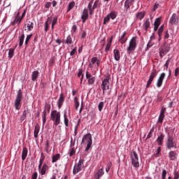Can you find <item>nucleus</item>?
<instances>
[{"label":"nucleus","instance_id":"4468645a","mask_svg":"<svg viewBox=\"0 0 179 179\" xmlns=\"http://www.w3.org/2000/svg\"><path fill=\"white\" fill-rule=\"evenodd\" d=\"M177 157H178V154L176 151L171 150L169 152V160L176 162V160H177Z\"/></svg>","mask_w":179,"mask_h":179},{"label":"nucleus","instance_id":"338daca9","mask_svg":"<svg viewBox=\"0 0 179 179\" xmlns=\"http://www.w3.org/2000/svg\"><path fill=\"white\" fill-rule=\"evenodd\" d=\"M38 176V173H37V172H34L32 174L31 179H37Z\"/></svg>","mask_w":179,"mask_h":179},{"label":"nucleus","instance_id":"79ce46f5","mask_svg":"<svg viewBox=\"0 0 179 179\" xmlns=\"http://www.w3.org/2000/svg\"><path fill=\"white\" fill-rule=\"evenodd\" d=\"M42 120H43V124H45L47 122V111L43 110V115H42Z\"/></svg>","mask_w":179,"mask_h":179},{"label":"nucleus","instance_id":"f3484780","mask_svg":"<svg viewBox=\"0 0 179 179\" xmlns=\"http://www.w3.org/2000/svg\"><path fill=\"white\" fill-rule=\"evenodd\" d=\"M162 22L161 17H157L154 22V31H157Z\"/></svg>","mask_w":179,"mask_h":179},{"label":"nucleus","instance_id":"2eb2a0df","mask_svg":"<svg viewBox=\"0 0 179 179\" xmlns=\"http://www.w3.org/2000/svg\"><path fill=\"white\" fill-rule=\"evenodd\" d=\"M81 19L83 20V23H85L86 20H87V19H89V11L87 9L85 8L83 12V15L81 16Z\"/></svg>","mask_w":179,"mask_h":179},{"label":"nucleus","instance_id":"6ab92c4d","mask_svg":"<svg viewBox=\"0 0 179 179\" xmlns=\"http://www.w3.org/2000/svg\"><path fill=\"white\" fill-rule=\"evenodd\" d=\"M163 31H164V24L161 25L159 28L157 34L159 36L158 41H161L163 36Z\"/></svg>","mask_w":179,"mask_h":179},{"label":"nucleus","instance_id":"ea45409f","mask_svg":"<svg viewBox=\"0 0 179 179\" xmlns=\"http://www.w3.org/2000/svg\"><path fill=\"white\" fill-rule=\"evenodd\" d=\"M136 17L137 19H138L139 20H142V19H143V17H145V12L141 11L140 13H138L136 14Z\"/></svg>","mask_w":179,"mask_h":179},{"label":"nucleus","instance_id":"412c9836","mask_svg":"<svg viewBox=\"0 0 179 179\" xmlns=\"http://www.w3.org/2000/svg\"><path fill=\"white\" fill-rule=\"evenodd\" d=\"M177 20H178V17L177 16V14L173 13L169 20V23H171V24H176Z\"/></svg>","mask_w":179,"mask_h":179},{"label":"nucleus","instance_id":"0eeeda50","mask_svg":"<svg viewBox=\"0 0 179 179\" xmlns=\"http://www.w3.org/2000/svg\"><path fill=\"white\" fill-rule=\"evenodd\" d=\"M157 76V70L152 69V72L150 73V75L149 76V79L147 82L146 87H150V85H152V82L155 80V78Z\"/></svg>","mask_w":179,"mask_h":179},{"label":"nucleus","instance_id":"473e14b6","mask_svg":"<svg viewBox=\"0 0 179 179\" xmlns=\"http://www.w3.org/2000/svg\"><path fill=\"white\" fill-rule=\"evenodd\" d=\"M103 174H104V171H103V169H101L95 174V178L96 179H100V177H101Z\"/></svg>","mask_w":179,"mask_h":179},{"label":"nucleus","instance_id":"bf43d9fd","mask_svg":"<svg viewBox=\"0 0 179 179\" xmlns=\"http://www.w3.org/2000/svg\"><path fill=\"white\" fill-rule=\"evenodd\" d=\"M57 23H58V17L55 16V17H53L52 24H53V26H55V24H57Z\"/></svg>","mask_w":179,"mask_h":179},{"label":"nucleus","instance_id":"f704fd0d","mask_svg":"<svg viewBox=\"0 0 179 179\" xmlns=\"http://www.w3.org/2000/svg\"><path fill=\"white\" fill-rule=\"evenodd\" d=\"M18 38L20 41L19 46L22 47V45H23V43H24V33L22 32V35L20 36Z\"/></svg>","mask_w":179,"mask_h":179},{"label":"nucleus","instance_id":"a878e982","mask_svg":"<svg viewBox=\"0 0 179 179\" xmlns=\"http://www.w3.org/2000/svg\"><path fill=\"white\" fill-rule=\"evenodd\" d=\"M87 8H88L90 15H93V13H94V10L93 8V0H91L89 2Z\"/></svg>","mask_w":179,"mask_h":179},{"label":"nucleus","instance_id":"b1692460","mask_svg":"<svg viewBox=\"0 0 179 179\" xmlns=\"http://www.w3.org/2000/svg\"><path fill=\"white\" fill-rule=\"evenodd\" d=\"M113 53L115 61H120L121 58V53L120 52V51L117 49H115L113 50Z\"/></svg>","mask_w":179,"mask_h":179},{"label":"nucleus","instance_id":"a19ab883","mask_svg":"<svg viewBox=\"0 0 179 179\" xmlns=\"http://www.w3.org/2000/svg\"><path fill=\"white\" fill-rule=\"evenodd\" d=\"M94 82H96V77L94 76L92 78H89L87 80L88 86H91V85H94Z\"/></svg>","mask_w":179,"mask_h":179},{"label":"nucleus","instance_id":"69168bd1","mask_svg":"<svg viewBox=\"0 0 179 179\" xmlns=\"http://www.w3.org/2000/svg\"><path fill=\"white\" fill-rule=\"evenodd\" d=\"M48 20H47L45 22V33H47L48 31Z\"/></svg>","mask_w":179,"mask_h":179},{"label":"nucleus","instance_id":"052dcab7","mask_svg":"<svg viewBox=\"0 0 179 179\" xmlns=\"http://www.w3.org/2000/svg\"><path fill=\"white\" fill-rule=\"evenodd\" d=\"M167 176V171L164 169L162 173V179H166V176Z\"/></svg>","mask_w":179,"mask_h":179},{"label":"nucleus","instance_id":"49530a36","mask_svg":"<svg viewBox=\"0 0 179 179\" xmlns=\"http://www.w3.org/2000/svg\"><path fill=\"white\" fill-rule=\"evenodd\" d=\"M31 37H33V34L27 36L24 43L25 45H27V44H29V41H30V38H31Z\"/></svg>","mask_w":179,"mask_h":179},{"label":"nucleus","instance_id":"13d9d810","mask_svg":"<svg viewBox=\"0 0 179 179\" xmlns=\"http://www.w3.org/2000/svg\"><path fill=\"white\" fill-rule=\"evenodd\" d=\"M14 52H15V50L14 49L10 48L9 50V52H8V57H9V58H13V57Z\"/></svg>","mask_w":179,"mask_h":179},{"label":"nucleus","instance_id":"a211bd4d","mask_svg":"<svg viewBox=\"0 0 179 179\" xmlns=\"http://www.w3.org/2000/svg\"><path fill=\"white\" fill-rule=\"evenodd\" d=\"M131 164L133 165V167L135 169L139 168L140 164H139V158H131Z\"/></svg>","mask_w":179,"mask_h":179},{"label":"nucleus","instance_id":"6e6552de","mask_svg":"<svg viewBox=\"0 0 179 179\" xmlns=\"http://www.w3.org/2000/svg\"><path fill=\"white\" fill-rule=\"evenodd\" d=\"M101 87L103 90V94H104L106 93V88L107 89V90H110V78H105L102 81Z\"/></svg>","mask_w":179,"mask_h":179},{"label":"nucleus","instance_id":"f03ea898","mask_svg":"<svg viewBox=\"0 0 179 179\" xmlns=\"http://www.w3.org/2000/svg\"><path fill=\"white\" fill-rule=\"evenodd\" d=\"M22 100H23V92H22V90H19L14 101V107L15 110L22 108Z\"/></svg>","mask_w":179,"mask_h":179},{"label":"nucleus","instance_id":"774afa93","mask_svg":"<svg viewBox=\"0 0 179 179\" xmlns=\"http://www.w3.org/2000/svg\"><path fill=\"white\" fill-rule=\"evenodd\" d=\"M174 177L173 179H178L179 178V173L178 172H174Z\"/></svg>","mask_w":179,"mask_h":179},{"label":"nucleus","instance_id":"6e6d98bb","mask_svg":"<svg viewBox=\"0 0 179 179\" xmlns=\"http://www.w3.org/2000/svg\"><path fill=\"white\" fill-rule=\"evenodd\" d=\"M98 6H100L99 0H96L92 6L94 10V9H96Z\"/></svg>","mask_w":179,"mask_h":179},{"label":"nucleus","instance_id":"f8f14e48","mask_svg":"<svg viewBox=\"0 0 179 179\" xmlns=\"http://www.w3.org/2000/svg\"><path fill=\"white\" fill-rule=\"evenodd\" d=\"M164 78H166V73H161L157 81V87H162V85H163V80H164Z\"/></svg>","mask_w":179,"mask_h":179},{"label":"nucleus","instance_id":"4c0bfd02","mask_svg":"<svg viewBox=\"0 0 179 179\" xmlns=\"http://www.w3.org/2000/svg\"><path fill=\"white\" fill-rule=\"evenodd\" d=\"M75 7V1H71L67 7V12H70Z\"/></svg>","mask_w":179,"mask_h":179},{"label":"nucleus","instance_id":"8fccbe9b","mask_svg":"<svg viewBox=\"0 0 179 179\" xmlns=\"http://www.w3.org/2000/svg\"><path fill=\"white\" fill-rule=\"evenodd\" d=\"M94 77V76H93V75H92V73H90V72L86 71L85 78H86L87 80H88L89 79H91Z\"/></svg>","mask_w":179,"mask_h":179},{"label":"nucleus","instance_id":"e2e57ef3","mask_svg":"<svg viewBox=\"0 0 179 179\" xmlns=\"http://www.w3.org/2000/svg\"><path fill=\"white\" fill-rule=\"evenodd\" d=\"M113 166V163L112 162H109L107 165V168L106 169V173H108L110 171V169H111Z\"/></svg>","mask_w":179,"mask_h":179},{"label":"nucleus","instance_id":"3c124183","mask_svg":"<svg viewBox=\"0 0 179 179\" xmlns=\"http://www.w3.org/2000/svg\"><path fill=\"white\" fill-rule=\"evenodd\" d=\"M45 159V157H43L39 160V165H38V170L41 169V166H43V164L44 163V159Z\"/></svg>","mask_w":179,"mask_h":179},{"label":"nucleus","instance_id":"aec40b11","mask_svg":"<svg viewBox=\"0 0 179 179\" xmlns=\"http://www.w3.org/2000/svg\"><path fill=\"white\" fill-rule=\"evenodd\" d=\"M64 122L66 128H68V127H69V119L68 118L66 110H64Z\"/></svg>","mask_w":179,"mask_h":179},{"label":"nucleus","instance_id":"7c9ffc66","mask_svg":"<svg viewBox=\"0 0 179 179\" xmlns=\"http://www.w3.org/2000/svg\"><path fill=\"white\" fill-rule=\"evenodd\" d=\"M130 159H139L138 152H136V151L134 150L131 152H130Z\"/></svg>","mask_w":179,"mask_h":179},{"label":"nucleus","instance_id":"c9c22d12","mask_svg":"<svg viewBox=\"0 0 179 179\" xmlns=\"http://www.w3.org/2000/svg\"><path fill=\"white\" fill-rule=\"evenodd\" d=\"M117 15V12L111 11L110 13L108 14V16L109 17V18L112 19V20H114V19H116Z\"/></svg>","mask_w":179,"mask_h":179},{"label":"nucleus","instance_id":"864d4df0","mask_svg":"<svg viewBox=\"0 0 179 179\" xmlns=\"http://www.w3.org/2000/svg\"><path fill=\"white\" fill-rule=\"evenodd\" d=\"M103 107H104V102L103 101H101L99 103V106H98L99 111H103Z\"/></svg>","mask_w":179,"mask_h":179},{"label":"nucleus","instance_id":"c03bdc74","mask_svg":"<svg viewBox=\"0 0 179 179\" xmlns=\"http://www.w3.org/2000/svg\"><path fill=\"white\" fill-rule=\"evenodd\" d=\"M72 43H73L72 41V36L69 35L65 41V44H72Z\"/></svg>","mask_w":179,"mask_h":179},{"label":"nucleus","instance_id":"0e129e2a","mask_svg":"<svg viewBox=\"0 0 179 179\" xmlns=\"http://www.w3.org/2000/svg\"><path fill=\"white\" fill-rule=\"evenodd\" d=\"M98 60H99V58H97V57H94L92 58L91 62H92V64H96Z\"/></svg>","mask_w":179,"mask_h":179},{"label":"nucleus","instance_id":"f257e3e1","mask_svg":"<svg viewBox=\"0 0 179 179\" xmlns=\"http://www.w3.org/2000/svg\"><path fill=\"white\" fill-rule=\"evenodd\" d=\"M177 139L173 136H170V134H168L166 140L165 141V146L168 150H171V149H177Z\"/></svg>","mask_w":179,"mask_h":179},{"label":"nucleus","instance_id":"09e8293b","mask_svg":"<svg viewBox=\"0 0 179 179\" xmlns=\"http://www.w3.org/2000/svg\"><path fill=\"white\" fill-rule=\"evenodd\" d=\"M76 154V150H75V148H73L69 152L70 157H72V156L75 155Z\"/></svg>","mask_w":179,"mask_h":179},{"label":"nucleus","instance_id":"e433bc0d","mask_svg":"<svg viewBox=\"0 0 179 179\" xmlns=\"http://www.w3.org/2000/svg\"><path fill=\"white\" fill-rule=\"evenodd\" d=\"M80 83H82V82H83V77H84V74H83V69H80L78 70V78H80Z\"/></svg>","mask_w":179,"mask_h":179},{"label":"nucleus","instance_id":"603ef678","mask_svg":"<svg viewBox=\"0 0 179 179\" xmlns=\"http://www.w3.org/2000/svg\"><path fill=\"white\" fill-rule=\"evenodd\" d=\"M110 17L108 16V15H107V16L105 17L103 19V24H107V23H110Z\"/></svg>","mask_w":179,"mask_h":179},{"label":"nucleus","instance_id":"58836bf2","mask_svg":"<svg viewBox=\"0 0 179 179\" xmlns=\"http://www.w3.org/2000/svg\"><path fill=\"white\" fill-rule=\"evenodd\" d=\"M28 31H31L34 28V22L29 21L27 23Z\"/></svg>","mask_w":179,"mask_h":179},{"label":"nucleus","instance_id":"c85d7f7f","mask_svg":"<svg viewBox=\"0 0 179 179\" xmlns=\"http://www.w3.org/2000/svg\"><path fill=\"white\" fill-rule=\"evenodd\" d=\"M22 22V18L15 17V19L13 22H11V26H15V24H20V22Z\"/></svg>","mask_w":179,"mask_h":179},{"label":"nucleus","instance_id":"bb28decb","mask_svg":"<svg viewBox=\"0 0 179 179\" xmlns=\"http://www.w3.org/2000/svg\"><path fill=\"white\" fill-rule=\"evenodd\" d=\"M132 5H134V3L131 2L130 0L125 1L124 8H125L127 12H128V10H129V8H131V6H132Z\"/></svg>","mask_w":179,"mask_h":179},{"label":"nucleus","instance_id":"1a4fd4ad","mask_svg":"<svg viewBox=\"0 0 179 179\" xmlns=\"http://www.w3.org/2000/svg\"><path fill=\"white\" fill-rule=\"evenodd\" d=\"M169 51H170V45L169 44L165 45L164 47L159 49V56L161 57V58H163V57H164V55H166Z\"/></svg>","mask_w":179,"mask_h":179},{"label":"nucleus","instance_id":"393cba45","mask_svg":"<svg viewBox=\"0 0 179 179\" xmlns=\"http://www.w3.org/2000/svg\"><path fill=\"white\" fill-rule=\"evenodd\" d=\"M125 36H127V31H124L119 39L120 43L122 44H125L128 41V38H125Z\"/></svg>","mask_w":179,"mask_h":179},{"label":"nucleus","instance_id":"37998d69","mask_svg":"<svg viewBox=\"0 0 179 179\" xmlns=\"http://www.w3.org/2000/svg\"><path fill=\"white\" fill-rule=\"evenodd\" d=\"M51 110V105L49 103H46L45 107H44V110L48 113V114H50V111Z\"/></svg>","mask_w":179,"mask_h":179},{"label":"nucleus","instance_id":"c756f323","mask_svg":"<svg viewBox=\"0 0 179 179\" xmlns=\"http://www.w3.org/2000/svg\"><path fill=\"white\" fill-rule=\"evenodd\" d=\"M61 159V154H56L52 157V163H57Z\"/></svg>","mask_w":179,"mask_h":179},{"label":"nucleus","instance_id":"de8ad7c7","mask_svg":"<svg viewBox=\"0 0 179 179\" xmlns=\"http://www.w3.org/2000/svg\"><path fill=\"white\" fill-rule=\"evenodd\" d=\"M75 108L78 110L79 108V101H78V96L74 97Z\"/></svg>","mask_w":179,"mask_h":179},{"label":"nucleus","instance_id":"2f4dec72","mask_svg":"<svg viewBox=\"0 0 179 179\" xmlns=\"http://www.w3.org/2000/svg\"><path fill=\"white\" fill-rule=\"evenodd\" d=\"M40 132V126L36 125L34 129V138H38V133Z\"/></svg>","mask_w":179,"mask_h":179},{"label":"nucleus","instance_id":"5701e85b","mask_svg":"<svg viewBox=\"0 0 179 179\" xmlns=\"http://www.w3.org/2000/svg\"><path fill=\"white\" fill-rule=\"evenodd\" d=\"M143 27L145 29V32H148V29L150 28V20L148 18L143 24Z\"/></svg>","mask_w":179,"mask_h":179},{"label":"nucleus","instance_id":"423d86ee","mask_svg":"<svg viewBox=\"0 0 179 179\" xmlns=\"http://www.w3.org/2000/svg\"><path fill=\"white\" fill-rule=\"evenodd\" d=\"M85 158H80V160L78 163L76 164L73 170V174H78V173H80V171H82L83 169H85Z\"/></svg>","mask_w":179,"mask_h":179},{"label":"nucleus","instance_id":"a18cd8bd","mask_svg":"<svg viewBox=\"0 0 179 179\" xmlns=\"http://www.w3.org/2000/svg\"><path fill=\"white\" fill-rule=\"evenodd\" d=\"M153 132H155V127H152L150 132L148 133V135L147 136V139H150L152 136H153Z\"/></svg>","mask_w":179,"mask_h":179},{"label":"nucleus","instance_id":"dca6fc26","mask_svg":"<svg viewBox=\"0 0 179 179\" xmlns=\"http://www.w3.org/2000/svg\"><path fill=\"white\" fill-rule=\"evenodd\" d=\"M48 165H47V164H43V166L39 169V173L41 176H45V173L48 171Z\"/></svg>","mask_w":179,"mask_h":179},{"label":"nucleus","instance_id":"72a5a7b5","mask_svg":"<svg viewBox=\"0 0 179 179\" xmlns=\"http://www.w3.org/2000/svg\"><path fill=\"white\" fill-rule=\"evenodd\" d=\"M113 43V36L110 39L109 42L106 44L105 51L106 52H108L110 51V48H111V43Z\"/></svg>","mask_w":179,"mask_h":179},{"label":"nucleus","instance_id":"39448f33","mask_svg":"<svg viewBox=\"0 0 179 179\" xmlns=\"http://www.w3.org/2000/svg\"><path fill=\"white\" fill-rule=\"evenodd\" d=\"M138 45V37L134 36L131 38L129 43V47L127 48V51L129 54H131L132 51H135Z\"/></svg>","mask_w":179,"mask_h":179},{"label":"nucleus","instance_id":"9d476101","mask_svg":"<svg viewBox=\"0 0 179 179\" xmlns=\"http://www.w3.org/2000/svg\"><path fill=\"white\" fill-rule=\"evenodd\" d=\"M164 138H166V134H164V133L159 132L158 134L156 142L158 143L159 146H163V144L164 143Z\"/></svg>","mask_w":179,"mask_h":179},{"label":"nucleus","instance_id":"9b49d317","mask_svg":"<svg viewBox=\"0 0 179 179\" xmlns=\"http://www.w3.org/2000/svg\"><path fill=\"white\" fill-rule=\"evenodd\" d=\"M64 101H65V95L64 94V93H61L59 95V98L57 101V106L59 110H61L62 106H64Z\"/></svg>","mask_w":179,"mask_h":179},{"label":"nucleus","instance_id":"cd10ccee","mask_svg":"<svg viewBox=\"0 0 179 179\" xmlns=\"http://www.w3.org/2000/svg\"><path fill=\"white\" fill-rule=\"evenodd\" d=\"M39 74H40V73L38 72V71H35L32 72L31 80L33 82H35V80H37V78H38Z\"/></svg>","mask_w":179,"mask_h":179},{"label":"nucleus","instance_id":"20e7f679","mask_svg":"<svg viewBox=\"0 0 179 179\" xmlns=\"http://www.w3.org/2000/svg\"><path fill=\"white\" fill-rule=\"evenodd\" d=\"M83 145H86L87 143V147L85 148V151L89 152V150L90 148H92V144L93 143V141L92 139V134L90 133H88L85 134L82 139V143Z\"/></svg>","mask_w":179,"mask_h":179},{"label":"nucleus","instance_id":"680f3d73","mask_svg":"<svg viewBox=\"0 0 179 179\" xmlns=\"http://www.w3.org/2000/svg\"><path fill=\"white\" fill-rule=\"evenodd\" d=\"M50 149V141H46L45 143V152H47V153H48V150Z\"/></svg>","mask_w":179,"mask_h":179},{"label":"nucleus","instance_id":"7ed1b4c3","mask_svg":"<svg viewBox=\"0 0 179 179\" xmlns=\"http://www.w3.org/2000/svg\"><path fill=\"white\" fill-rule=\"evenodd\" d=\"M50 120L53 121L54 125L57 127L61 124V112H58L57 110H52L50 113Z\"/></svg>","mask_w":179,"mask_h":179},{"label":"nucleus","instance_id":"5fc2aeb1","mask_svg":"<svg viewBox=\"0 0 179 179\" xmlns=\"http://www.w3.org/2000/svg\"><path fill=\"white\" fill-rule=\"evenodd\" d=\"M76 52H78V47H75L71 52H70V55L71 57H73V55H75V54H76Z\"/></svg>","mask_w":179,"mask_h":179},{"label":"nucleus","instance_id":"ddd939ff","mask_svg":"<svg viewBox=\"0 0 179 179\" xmlns=\"http://www.w3.org/2000/svg\"><path fill=\"white\" fill-rule=\"evenodd\" d=\"M164 113H166V107L162 106L160 110V114L158 119V122H160V124H163V120H164V117H166V115H164Z\"/></svg>","mask_w":179,"mask_h":179},{"label":"nucleus","instance_id":"4be33fe9","mask_svg":"<svg viewBox=\"0 0 179 179\" xmlns=\"http://www.w3.org/2000/svg\"><path fill=\"white\" fill-rule=\"evenodd\" d=\"M27 153H29V150L27 147H24L22 152V160L24 162L26 160V157H27Z\"/></svg>","mask_w":179,"mask_h":179},{"label":"nucleus","instance_id":"4d7b16f0","mask_svg":"<svg viewBox=\"0 0 179 179\" xmlns=\"http://www.w3.org/2000/svg\"><path fill=\"white\" fill-rule=\"evenodd\" d=\"M170 37V34H169V30H166L164 32V40H167Z\"/></svg>","mask_w":179,"mask_h":179}]
</instances>
